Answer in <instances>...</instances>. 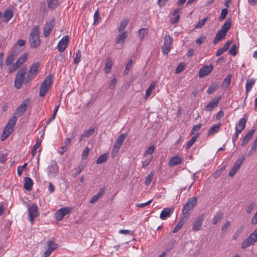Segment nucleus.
<instances>
[{
	"label": "nucleus",
	"instance_id": "obj_1",
	"mask_svg": "<svg viewBox=\"0 0 257 257\" xmlns=\"http://www.w3.org/2000/svg\"><path fill=\"white\" fill-rule=\"evenodd\" d=\"M40 28L38 25L34 26L29 37V43L31 48H35L40 45Z\"/></svg>",
	"mask_w": 257,
	"mask_h": 257
},
{
	"label": "nucleus",
	"instance_id": "obj_2",
	"mask_svg": "<svg viewBox=\"0 0 257 257\" xmlns=\"http://www.w3.org/2000/svg\"><path fill=\"white\" fill-rule=\"evenodd\" d=\"M40 64L39 62H35L29 69L25 78V84L29 83L36 75L38 72Z\"/></svg>",
	"mask_w": 257,
	"mask_h": 257
},
{
	"label": "nucleus",
	"instance_id": "obj_3",
	"mask_svg": "<svg viewBox=\"0 0 257 257\" xmlns=\"http://www.w3.org/2000/svg\"><path fill=\"white\" fill-rule=\"evenodd\" d=\"M27 72V68L23 67L18 71L14 81V85L18 89L22 87L24 81H25V75Z\"/></svg>",
	"mask_w": 257,
	"mask_h": 257
},
{
	"label": "nucleus",
	"instance_id": "obj_4",
	"mask_svg": "<svg viewBox=\"0 0 257 257\" xmlns=\"http://www.w3.org/2000/svg\"><path fill=\"white\" fill-rule=\"evenodd\" d=\"M52 83V76L50 75L46 77L40 88L39 96H44L49 90Z\"/></svg>",
	"mask_w": 257,
	"mask_h": 257
},
{
	"label": "nucleus",
	"instance_id": "obj_5",
	"mask_svg": "<svg viewBox=\"0 0 257 257\" xmlns=\"http://www.w3.org/2000/svg\"><path fill=\"white\" fill-rule=\"evenodd\" d=\"M125 137L126 134H122L116 140L112 149V153L111 154V156L113 158H114L116 156L119 149L121 148L123 144Z\"/></svg>",
	"mask_w": 257,
	"mask_h": 257
},
{
	"label": "nucleus",
	"instance_id": "obj_6",
	"mask_svg": "<svg viewBox=\"0 0 257 257\" xmlns=\"http://www.w3.org/2000/svg\"><path fill=\"white\" fill-rule=\"evenodd\" d=\"M257 241V227L254 231L246 238L241 244V248L245 249Z\"/></svg>",
	"mask_w": 257,
	"mask_h": 257
},
{
	"label": "nucleus",
	"instance_id": "obj_7",
	"mask_svg": "<svg viewBox=\"0 0 257 257\" xmlns=\"http://www.w3.org/2000/svg\"><path fill=\"white\" fill-rule=\"evenodd\" d=\"M172 42V38L169 35H166L164 37V42L163 45L162 46L163 53L167 55L171 50V45Z\"/></svg>",
	"mask_w": 257,
	"mask_h": 257
},
{
	"label": "nucleus",
	"instance_id": "obj_8",
	"mask_svg": "<svg viewBox=\"0 0 257 257\" xmlns=\"http://www.w3.org/2000/svg\"><path fill=\"white\" fill-rule=\"evenodd\" d=\"M30 221L33 223L34 219L38 216L39 213L38 207L36 204H33L28 207Z\"/></svg>",
	"mask_w": 257,
	"mask_h": 257
},
{
	"label": "nucleus",
	"instance_id": "obj_9",
	"mask_svg": "<svg viewBox=\"0 0 257 257\" xmlns=\"http://www.w3.org/2000/svg\"><path fill=\"white\" fill-rule=\"evenodd\" d=\"M197 199L196 197L190 198L183 207V213L187 214L196 204Z\"/></svg>",
	"mask_w": 257,
	"mask_h": 257
},
{
	"label": "nucleus",
	"instance_id": "obj_10",
	"mask_svg": "<svg viewBox=\"0 0 257 257\" xmlns=\"http://www.w3.org/2000/svg\"><path fill=\"white\" fill-rule=\"evenodd\" d=\"M72 210V208L70 207H63L57 210L55 214V217L57 221L61 220L64 217L70 213Z\"/></svg>",
	"mask_w": 257,
	"mask_h": 257
},
{
	"label": "nucleus",
	"instance_id": "obj_11",
	"mask_svg": "<svg viewBox=\"0 0 257 257\" xmlns=\"http://www.w3.org/2000/svg\"><path fill=\"white\" fill-rule=\"evenodd\" d=\"M29 104V100L25 99L23 102L17 107L15 116L17 117L22 116L26 111L28 106Z\"/></svg>",
	"mask_w": 257,
	"mask_h": 257
},
{
	"label": "nucleus",
	"instance_id": "obj_12",
	"mask_svg": "<svg viewBox=\"0 0 257 257\" xmlns=\"http://www.w3.org/2000/svg\"><path fill=\"white\" fill-rule=\"evenodd\" d=\"M204 218L205 215L204 214H201L195 219L193 223V231H197L201 229Z\"/></svg>",
	"mask_w": 257,
	"mask_h": 257
},
{
	"label": "nucleus",
	"instance_id": "obj_13",
	"mask_svg": "<svg viewBox=\"0 0 257 257\" xmlns=\"http://www.w3.org/2000/svg\"><path fill=\"white\" fill-rule=\"evenodd\" d=\"M48 173L49 176L55 177L58 172V166L55 160L52 161L51 164L48 167Z\"/></svg>",
	"mask_w": 257,
	"mask_h": 257
},
{
	"label": "nucleus",
	"instance_id": "obj_14",
	"mask_svg": "<svg viewBox=\"0 0 257 257\" xmlns=\"http://www.w3.org/2000/svg\"><path fill=\"white\" fill-rule=\"evenodd\" d=\"M47 248L43 254V257H48L51 253L57 248V244L52 240L47 242Z\"/></svg>",
	"mask_w": 257,
	"mask_h": 257
},
{
	"label": "nucleus",
	"instance_id": "obj_15",
	"mask_svg": "<svg viewBox=\"0 0 257 257\" xmlns=\"http://www.w3.org/2000/svg\"><path fill=\"white\" fill-rule=\"evenodd\" d=\"M69 36L66 35L59 42L57 48L60 52H63L67 48L69 43Z\"/></svg>",
	"mask_w": 257,
	"mask_h": 257
},
{
	"label": "nucleus",
	"instance_id": "obj_16",
	"mask_svg": "<svg viewBox=\"0 0 257 257\" xmlns=\"http://www.w3.org/2000/svg\"><path fill=\"white\" fill-rule=\"evenodd\" d=\"M213 69V66L212 64L203 66L199 70V77L203 78L208 75L211 72Z\"/></svg>",
	"mask_w": 257,
	"mask_h": 257
},
{
	"label": "nucleus",
	"instance_id": "obj_17",
	"mask_svg": "<svg viewBox=\"0 0 257 257\" xmlns=\"http://www.w3.org/2000/svg\"><path fill=\"white\" fill-rule=\"evenodd\" d=\"M55 19H53L49 22H47L44 27L43 30L44 36L46 38L51 34L54 27Z\"/></svg>",
	"mask_w": 257,
	"mask_h": 257
},
{
	"label": "nucleus",
	"instance_id": "obj_18",
	"mask_svg": "<svg viewBox=\"0 0 257 257\" xmlns=\"http://www.w3.org/2000/svg\"><path fill=\"white\" fill-rule=\"evenodd\" d=\"M244 160V157L242 158L238 159L235 163V164L232 167V169L229 172V176L230 177H233L237 172V170L240 168Z\"/></svg>",
	"mask_w": 257,
	"mask_h": 257
},
{
	"label": "nucleus",
	"instance_id": "obj_19",
	"mask_svg": "<svg viewBox=\"0 0 257 257\" xmlns=\"http://www.w3.org/2000/svg\"><path fill=\"white\" fill-rule=\"evenodd\" d=\"M220 98V96L213 98L206 106L205 110L208 111H212L215 108H216L218 106Z\"/></svg>",
	"mask_w": 257,
	"mask_h": 257
},
{
	"label": "nucleus",
	"instance_id": "obj_20",
	"mask_svg": "<svg viewBox=\"0 0 257 257\" xmlns=\"http://www.w3.org/2000/svg\"><path fill=\"white\" fill-rule=\"evenodd\" d=\"M14 13L12 9L8 8L6 9L3 14V22L7 23L13 17Z\"/></svg>",
	"mask_w": 257,
	"mask_h": 257
},
{
	"label": "nucleus",
	"instance_id": "obj_21",
	"mask_svg": "<svg viewBox=\"0 0 257 257\" xmlns=\"http://www.w3.org/2000/svg\"><path fill=\"white\" fill-rule=\"evenodd\" d=\"M254 133L255 130L253 129L246 133L242 140L241 145L243 147L245 146L248 143L249 141L251 139Z\"/></svg>",
	"mask_w": 257,
	"mask_h": 257
},
{
	"label": "nucleus",
	"instance_id": "obj_22",
	"mask_svg": "<svg viewBox=\"0 0 257 257\" xmlns=\"http://www.w3.org/2000/svg\"><path fill=\"white\" fill-rule=\"evenodd\" d=\"M173 211V209L171 208H166L161 212L160 217L162 220H166L169 217Z\"/></svg>",
	"mask_w": 257,
	"mask_h": 257
},
{
	"label": "nucleus",
	"instance_id": "obj_23",
	"mask_svg": "<svg viewBox=\"0 0 257 257\" xmlns=\"http://www.w3.org/2000/svg\"><path fill=\"white\" fill-rule=\"evenodd\" d=\"M17 120V117L16 116H14L12 118H10L5 128L10 130L12 132L14 131V127L15 125Z\"/></svg>",
	"mask_w": 257,
	"mask_h": 257
},
{
	"label": "nucleus",
	"instance_id": "obj_24",
	"mask_svg": "<svg viewBox=\"0 0 257 257\" xmlns=\"http://www.w3.org/2000/svg\"><path fill=\"white\" fill-rule=\"evenodd\" d=\"M247 121V118L243 117L240 119L236 124L235 127V131H240V133L245 128L246 126V123Z\"/></svg>",
	"mask_w": 257,
	"mask_h": 257
},
{
	"label": "nucleus",
	"instance_id": "obj_25",
	"mask_svg": "<svg viewBox=\"0 0 257 257\" xmlns=\"http://www.w3.org/2000/svg\"><path fill=\"white\" fill-rule=\"evenodd\" d=\"M105 188H102L99 189L97 194L94 195L90 200L89 202L91 204L95 203L104 193Z\"/></svg>",
	"mask_w": 257,
	"mask_h": 257
},
{
	"label": "nucleus",
	"instance_id": "obj_26",
	"mask_svg": "<svg viewBox=\"0 0 257 257\" xmlns=\"http://www.w3.org/2000/svg\"><path fill=\"white\" fill-rule=\"evenodd\" d=\"M182 162V160L178 156H174L172 157L168 162V165L170 167H173L180 164Z\"/></svg>",
	"mask_w": 257,
	"mask_h": 257
},
{
	"label": "nucleus",
	"instance_id": "obj_27",
	"mask_svg": "<svg viewBox=\"0 0 257 257\" xmlns=\"http://www.w3.org/2000/svg\"><path fill=\"white\" fill-rule=\"evenodd\" d=\"M24 188L27 191H31L33 187V182L29 177H25L24 179Z\"/></svg>",
	"mask_w": 257,
	"mask_h": 257
},
{
	"label": "nucleus",
	"instance_id": "obj_28",
	"mask_svg": "<svg viewBox=\"0 0 257 257\" xmlns=\"http://www.w3.org/2000/svg\"><path fill=\"white\" fill-rule=\"evenodd\" d=\"M226 35V34L223 33L220 30L218 31L215 35L214 39L213 41V43L215 45L216 44L222 39H223L225 37Z\"/></svg>",
	"mask_w": 257,
	"mask_h": 257
},
{
	"label": "nucleus",
	"instance_id": "obj_29",
	"mask_svg": "<svg viewBox=\"0 0 257 257\" xmlns=\"http://www.w3.org/2000/svg\"><path fill=\"white\" fill-rule=\"evenodd\" d=\"M113 62L110 57H108L105 64V72L106 74L109 73L112 66Z\"/></svg>",
	"mask_w": 257,
	"mask_h": 257
},
{
	"label": "nucleus",
	"instance_id": "obj_30",
	"mask_svg": "<svg viewBox=\"0 0 257 257\" xmlns=\"http://www.w3.org/2000/svg\"><path fill=\"white\" fill-rule=\"evenodd\" d=\"M255 82V79L253 78L247 80L245 86V92L246 95L249 91L251 89L252 86L254 84Z\"/></svg>",
	"mask_w": 257,
	"mask_h": 257
},
{
	"label": "nucleus",
	"instance_id": "obj_31",
	"mask_svg": "<svg viewBox=\"0 0 257 257\" xmlns=\"http://www.w3.org/2000/svg\"><path fill=\"white\" fill-rule=\"evenodd\" d=\"M127 36V33L126 32H123L121 34H119L116 39V43L117 44H122L124 41Z\"/></svg>",
	"mask_w": 257,
	"mask_h": 257
},
{
	"label": "nucleus",
	"instance_id": "obj_32",
	"mask_svg": "<svg viewBox=\"0 0 257 257\" xmlns=\"http://www.w3.org/2000/svg\"><path fill=\"white\" fill-rule=\"evenodd\" d=\"M219 88V84L217 83H212L209 86L207 93L208 94H212Z\"/></svg>",
	"mask_w": 257,
	"mask_h": 257
},
{
	"label": "nucleus",
	"instance_id": "obj_33",
	"mask_svg": "<svg viewBox=\"0 0 257 257\" xmlns=\"http://www.w3.org/2000/svg\"><path fill=\"white\" fill-rule=\"evenodd\" d=\"M48 6L51 10L55 9L58 5V0H47Z\"/></svg>",
	"mask_w": 257,
	"mask_h": 257
},
{
	"label": "nucleus",
	"instance_id": "obj_34",
	"mask_svg": "<svg viewBox=\"0 0 257 257\" xmlns=\"http://www.w3.org/2000/svg\"><path fill=\"white\" fill-rule=\"evenodd\" d=\"M200 135L199 133H197L195 136H193L187 143L186 146V149H189L192 145L196 141V139L199 137Z\"/></svg>",
	"mask_w": 257,
	"mask_h": 257
},
{
	"label": "nucleus",
	"instance_id": "obj_35",
	"mask_svg": "<svg viewBox=\"0 0 257 257\" xmlns=\"http://www.w3.org/2000/svg\"><path fill=\"white\" fill-rule=\"evenodd\" d=\"M230 27H231V21L230 20L227 21L223 25V26L221 27L220 31H221L223 33H225L226 34L227 32L230 29Z\"/></svg>",
	"mask_w": 257,
	"mask_h": 257
},
{
	"label": "nucleus",
	"instance_id": "obj_36",
	"mask_svg": "<svg viewBox=\"0 0 257 257\" xmlns=\"http://www.w3.org/2000/svg\"><path fill=\"white\" fill-rule=\"evenodd\" d=\"M221 124H214L208 131V135H212L218 132Z\"/></svg>",
	"mask_w": 257,
	"mask_h": 257
},
{
	"label": "nucleus",
	"instance_id": "obj_37",
	"mask_svg": "<svg viewBox=\"0 0 257 257\" xmlns=\"http://www.w3.org/2000/svg\"><path fill=\"white\" fill-rule=\"evenodd\" d=\"M185 220L183 218H181L180 221L178 222L176 226L173 229L172 232L176 233L182 227V226L185 224Z\"/></svg>",
	"mask_w": 257,
	"mask_h": 257
},
{
	"label": "nucleus",
	"instance_id": "obj_38",
	"mask_svg": "<svg viewBox=\"0 0 257 257\" xmlns=\"http://www.w3.org/2000/svg\"><path fill=\"white\" fill-rule=\"evenodd\" d=\"M129 20L128 19H123L120 23L118 28L119 32H122L127 26L128 24Z\"/></svg>",
	"mask_w": 257,
	"mask_h": 257
},
{
	"label": "nucleus",
	"instance_id": "obj_39",
	"mask_svg": "<svg viewBox=\"0 0 257 257\" xmlns=\"http://www.w3.org/2000/svg\"><path fill=\"white\" fill-rule=\"evenodd\" d=\"M27 54L25 53L23 55H22L19 59L17 60L16 63L19 65V67L23 64H24L27 60Z\"/></svg>",
	"mask_w": 257,
	"mask_h": 257
},
{
	"label": "nucleus",
	"instance_id": "obj_40",
	"mask_svg": "<svg viewBox=\"0 0 257 257\" xmlns=\"http://www.w3.org/2000/svg\"><path fill=\"white\" fill-rule=\"evenodd\" d=\"M16 56V55L14 53H12L11 55H9L7 57V59L6 60V65H7V66L11 65L14 62Z\"/></svg>",
	"mask_w": 257,
	"mask_h": 257
},
{
	"label": "nucleus",
	"instance_id": "obj_41",
	"mask_svg": "<svg viewBox=\"0 0 257 257\" xmlns=\"http://www.w3.org/2000/svg\"><path fill=\"white\" fill-rule=\"evenodd\" d=\"M223 214L222 212H218L214 217L213 219V224H216L223 218Z\"/></svg>",
	"mask_w": 257,
	"mask_h": 257
},
{
	"label": "nucleus",
	"instance_id": "obj_42",
	"mask_svg": "<svg viewBox=\"0 0 257 257\" xmlns=\"http://www.w3.org/2000/svg\"><path fill=\"white\" fill-rule=\"evenodd\" d=\"M107 159V155L106 154L101 155L97 160L96 161L97 164H100L106 161Z\"/></svg>",
	"mask_w": 257,
	"mask_h": 257
},
{
	"label": "nucleus",
	"instance_id": "obj_43",
	"mask_svg": "<svg viewBox=\"0 0 257 257\" xmlns=\"http://www.w3.org/2000/svg\"><path fill=\"white\" fill-rule=\"evenodd\" d=\"M139 36L141 40H143L148 33V29L146 28L140 29L139 31Z\"/></svg>",
	"mask_w": 257,
	"mask_h": 257
},
{
	"label": "nucleus",
	"instance_id": "obj_44",
	"mask_svg": "<svg viewBox=\"0 0 257 257\" xmlns=\"http://www.w3.org/2000/svg\"><path fill=\"white\" fill-rule=\"evenodd\" d=\"M231 75H228L224 78L223 82L222 83V86L225 87H228L230 84L231 81Z\"/></svg>",
	"mask_w": 257,
	"mask_h": 257
},
{
	"label": "nucleus",
	"instance_id": "obj_45",
	"mask_svg": "<svg viewBox=\"0 0 257 257\" xmlns=\"http://www.w3.org/2000/svg\"><path fill=\"white\" fill-rule=\"evenodd\" d=\"M13 132L8 130L7 129L4 128L3 130L2 136H1V140L4 141Z\"/></svg>",
	"mask_w": 257,
	"mask_h": 257
},
{
	"label": "nucleus",
	"instance_id": "obj_46",
	"mask_svg": "<svg viewBox=\"0 0 257 257\" xmlns=\"http://www.w3.org/2000/svg\"><path fill=\"white\" fill-rule=\"evenodd\" d=\"M84 166L82 164H79L78 167L76 168V172L73 174V177L75 178L79 175L80 173L84 169Z\"/></svg>",
	"mask_w": 257,
	"mask_h": 257
},
{
	"label": "nucleus",
	"instance_id": "obj_47",
	"mask_svg": "<svg viewBox=\"0 0 257 257\" xmlns=\"http://www.w3.org/2000/svg\"><path fill=\"white\" fill-rule=\"evenodd\" d=\"M81 58V52L80 50H77L76 52L75 58L74 60V63L75 64H78L80 62Z\"/></svg>",
	"mask_w": 257,
	"mask_h": 257
},
{
	"label": "nucleus",
	"instance_id": "obj_48",
	"mask_svg": "<svg viewBox=\"0 0 257 257\" xmlns=\"http://www.w3.org/2000/svg\"><path fill=\"white\" fill-rule=\"evenodd\" d=\"M185 65L184 63L181 62V63H179V64L178 65V66L177 67V68L176 69L175 73L176 74L180 73L184 70V69H185Z\"/></svg>",
	"mask_w": 257,
	"mask_h": 257
},
{
	"label": "nucleus",
	"instance_id": "obj_49",
	"mask_svg": "<svg viewBox=\"0 0 257 257\" xmlns=\"http://www.w3.org/2000/svg\"><path fill=\"white\" fill-rule=\"evenodd\" d=\"M94 128H89L86 131H85L83 134V136H84L85 138H89L90 136H91L94 133Z\"/></svg>",
	"mask_w": 257,
	"mask_h": 257
},
{
	"label": "nucleus",
	"instance_id": "obj_50",
	"mask_svg": "<svg viewBox=\"0 0 257 257\" xmlns=\"http://www.w3.org/2000/svg\"><path fill=\"white\" fill-rule=\"evenodd\" d=\"M255 205V204L253 202H251L249 204H248L246 208V213L250 214L254 208Z\"/></svg>",
	"mask_w": 257,
	"mask_h": 257
},
{
	"label": "nucleus",
	"instance_id": "obj_51",
	"mask_svg": "<svg viewBox=\"0 0 257 257\" xmlns=\"http://www.w3.org/2000/svg\"><path fill=\"white\" fill-rule=\"evenodd\" d=\"M154 176V173H151L149 175H148L145 180V184L146 185H149L151 182L152 181V179Z\"/></svg>",
	"mask_w": 257,
	"mask_h": 257
},
{
	"label": "nucleus",
	"instance_id": "obj_52",
	"mask_svg": "<svg viewBox=\"0 0 257 257\" xmlns=\"http://www.w3.org/2000/svg\"><path fill=\"white\" fill-rule=\"evenodd\" d=\"M208 19V18H204L201 20L199 21V22L197 24V25L195 26L196 29H199L201 28L206 23Z\"/></svg>",
	"mask_w": 257,
	"mask_h": 257
},
{
	"label": "nucleus",
	"instance_id": "obj_53",
	"mask_svg": "<svg viewBox=\"0 0 257 257\" xmlns=\"http://www.w3.org/2000/svg\"><path fill=\"white\" fill-rule=\"evenodd\" d=\"M175 243V240H173L170 241L168 243V244L165 246V250L167 251H170L173 247Z\"/></svg>",
	"mask_w": 257,
	"mask_h": 257
},
{
	"label": "nucleus",
	"instance_id": "obj_54",
	"mask_svg": "<svg viewBox=\"0 0 257 257\" xmlns=\"http://www.w3.org/2000/svg\"><path fill=\"white\" fill-rule=\"evenodd\" d=\"M228 14V9H223L221 11V14H220V16H219V19L220 21H222L223 20H224L227 15Z\"/></svg>",
	"mask_w": 257,
	"mask_h": 257
},
{
	"label": "nucleus",
	"instance_id": "obj_55",
	"mask_svg": "<svg viewBox=\"0 0 257 257\" xmlns=\"http://www.w3.org/2000/svg\"><path fill=\"white\" fill-rule=\"evenodd\" d=\"M19 66L16 63H15L9 68V73H12L14 72L17 69L19 68Z\"/></svg>",
	"mask_w": 257,
	"mask_h": 257
},
{
	"label": "nucleus",
	"instance_id": "obj_56",
	"mask_svg": "<svg viewBox=\"0 0 257 257\" xmlns=\"http://www.w3.org/2000/svg\"><path fill=\"white\" fill-rule=\"evenodd\" d=\"M27 165V163H25L22 166H20L18 167V175L19 176H21L23 173V170L26 167Z\"/></svg>",
	"mask_w": 257,
	"mask_h": 257
},
{
	"label": "nucleus",
	"instance_id": "obj_57",
	"mask_svg": "<svg viewBox=\"0 0 257 257\" xmlns=\"http://www.w3.org/2000/svg\"><path fill=\"white\" fill-rule=\"evenodd\" d=\"M101 20V18L100 17L98 11H96L94 15V24L98 23Z\"/></svg>",
	"mask_w": 257,
	"mask_h": 257
},
{
	"label": "nucleus",
	"instance_id": "obj_58",
	"mask_svg": "<svg viewBox=\"0 0 257 257\" xmlns=\"http://www.w3.org/2000/svg\"><path fill=\"white\" fill-rule=\"evenodd\" d=\"M229 53L230 55L233 56H234L237 54V50L236 46L235 45H233L231 46V48L229 50Z\"/></svg>",
	"mask_w": 257,
	"mask_h": 257
},
{
	"label": "nucleus",
	"instance_id": "obj_59",
	"mask_svg": "<svg viewBox=\"0 0 257 257\" xmlns=\"http://www.w3.org/2000/svg\"><path fill=\"white\" fill-rule=\"evenodd\" d=\"M89 153V149L88 147H86L82 152V158L83 159H85L87 158Z\"/></svg>",
	"mask_w": 257,
	"mask_h": 257
},
{
	"label": "nucleus",
	"instance_id": "obj_60",
	"mask_svg": "<svg viewBox=\"0 0 257 257\" xmlns=\"http://www.w3.org/2000/svg\"><path fill=\"white\" fill-rule=\"evenodd\" d=\"M116 82H117L116 79L115 78H113L111 80L110 84H109L108 88L110 89H113L115 88V85L116 84Z\"/></svg>",
	"mask_w": 257,
	"mask_h": 257
},
{
	"label": "nucleus",
	"instance_id": "obj_61",
	"mask_svg": "<svg viewBox=\"0 0 257 257\" xmlns=\"http://www.w3.org/2000/svg\"><path fill=\"white\" fill-rule=\"evenodd\" d=\"M152 160V157H151L149 159H147L145 160L144 161L142 162V168H146L148 165H150V163L151 162Z\"/></svg>",
	"mask_w": 257,
	"mask_h": 257
},
{
	"label": "nucleus",
	"instance_id": "obj_62",
	"mask_svg": "<svg viewBox=\"0 0 257 257\" xmlns=\"http://www.w3.org/2000/svg\"><path fill=\"white\" fill-rule=\"evenodd\" d=\"M155 150V147L154 146L150 147L145 152L144 154V156H146V155H152Z\"/></svg>",
	"mask_w": 257,
	"mask_h": 257
},
{
	"label": "nucleus",
	"instance_id": "obj_63",
	"mask_svg": "<svg viewBox=\"0 0 257 257\" xmlns=\"http://www.w3.org/2000/svg\"><path fill=\"white\" fill-rule=\"evenodd\" d=\"M74 137L75 136L73 135V134H72L71 136V138H67L64 143V145H63V146H66L67 147L68 146H69L71 143V139L74 138Z\"/></svg>",
	"mask_w": 257,
	"mask_h": 257
},
{
	"label": "nucleus",
	"instance_id": "obj_64",
	"mask_svg": "<svg viewBox=\"0 0 257 257\" xmlns=\"http://www.w3.org/2000/svg\"><path fill=\"white\" fill-rule=\"evenodd\" d=\"M206 38L204 37H200L195 41V43L197 45L202 44L205 40Z\"/></svg>",
	"mask_w": 257,
	"mask_h": 257
}]
</instances>
